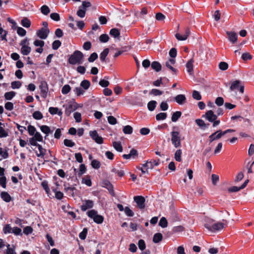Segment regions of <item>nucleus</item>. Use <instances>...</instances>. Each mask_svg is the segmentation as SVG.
Segmentation results:
<instances>
[{
  "label": "nucleus",
  "mask_w": 254,
  "mask_h": 254,
  "mask_svg": "<svg viewBox=\"0 0 254 254\" xmlns=\"http://www.w3.org/2000/svg\"><path fill=\"white\" fill-rule=\"evenodd\" d=\"M209 223H206L204 224V227L209 231L212 232H215L217 231L222 230L224 228V225L227 222V221L226 220L223 219L222 221L224 222L223 223L217 222L211 224L210 223L213 222L214 220L212 219H209Z\"/></svg>",
  "instance_id": "f257e3e1"
},
{
  "label": "nucleus",
  "mask_w": 254,
  "mask_h": 254,
  "mask_svg": "<svg viewBox=\"0 0 254 254\" xmlns=\"http://www.w3.org/2000/svg\"><path fill=\"white\" fill-rule=\"evenodd\" d=\"M83 57L84 55L81 52L76 50L70 56L68 59V62L69 64L72 65L81 64Z\"/></svg>",
  "instance_id": "f03ea898"
},
{
  "label": "nucleus",
  "mask_w": 254,
  "mask_h": 254,
  "mask_svg": "<svg viewBox=\"0 0 254 254\" xmlns=\"http://www.w3.org/2000/svg\"><path fill=\"white\" fill-rule=\"evenodd\" d=\"M170 134L172 144L176 148L180 147L181 146V141L184 139V137L181 138V134L178 131L173 130Z\"/></svg>",
  "instance_id": "7ed1b4c3"
},
{
  "label": "nucleus",
  "mask_w": 254,
  "mask_h": 254,
  "mask_svg": "<svg viewBox=\"0 0 254 254\" xmlns=\"http://www.w3.org/2000/svg\"><path fill=\"white\" fill-rule=\"evenodd\" d=\"M87 214L89 217L92 218L97 224H101L103 222L104 217L98 214L97 211L94 209L88 211Z\"/></svg>",
  "instance_id": "20e7f679"
},
{
  "label": "nucleus",
  "mask_w": 254,
  "mask_h": 254,
  "mask_svg": "<svg viewBox=\"0 0 254 254\" xmlns=\"http://www.w3.org/2000/svg\"><path fill=\"white\" fill-rule=\"evenodd\" d=\"M39 88L40 89L41 96L42 98L46 99L47 96V93L49 90L47 82L45 80L42 81L40 82Z\"/></svg>",
  "instance_id": "39448f33"
},
{
  "label": "nucleus",
  "mask_w": 254,
  "mask_h": 254,
  "mask_svg": "<svg viewBox=\"0 0 254 254\" xmlns=\"http://www.w3.org/2000/svg\"><path fill=\"white\" fill-rule=\"evenodd\" d=\"M134 201L136 203L137 207L140 209H143L145 208V199L142 196H135L133 197Z\"/></svg>",
  "instance_id": "423d86ee"
},
{
  "label": "nucleus",
  "mask_w": 254,
  "mask_h": 254,
  "mask_svg": "<svg viewBox=\"0 0 254 254\" xmlns=\"http://www.w3.org/2000/svg\"><path fill=\"white\" fill-rule=\"evenodd\" d=\"M202 118H204L209 122L214 121L215 119H217V115L214 114L212 110L207 111L205 114L202 115Z\"/></svg>",
  "instance_id": "0eeeda50"
},
{
  "label": "nucleus",
  "mask_w": 254,
  "mask_h": 254,
  "mask_svg": "<svg viewBox=\"0 0 254 254\" xmlns=\"http://www.w3.org/2000/svg\"><path fill=\"white\" fill-rule=\"evenodd\" d=\"M89 134L93 140L98 144H102L103 143V138L99 136L96 130L90 131Z\"/></svg>",
  "instance_id": "6e6552de"
},
{
  "label": "nucleus",
  "mask_w": 254,
  "mask_h": 254,
  "mask_svg": "<svg viewBox=\"0 0 254 254\" xmlns=\"http://www.w3.org/2000/svg\"><path fill=\"white\" fill-rule=\"evenodd\" d=\"M50 33L49 28H41L37 31V36L41 39H46Z\"/></svg>",
  "instance_id": "1a4fd4ad"
},
{
  "label": "nucleus",
  "mask_w": 254,
  "mask_h": 254,
  "mask_svg": "<svg viewBox=\"0 0 254 254\" xmlns=\"http://www.w3.org/2000/svg\"><path fill=\"white\" fill-rule=\"evenodd\" d=\"M138 152L137 150L135 149L134 148H132L130 150L129 154L123 155V157L125 159H135L138 157Z\"/></svg>",
  "instance_id": "9d476101"
},
{
  "label": "nucleus",
  "mask_w": 254,
  "mask_h": 254,
  "mask_svg": "<svg viewBox=\"0 0 254 254\" xmlns=\"http://www.w3.org/2000/svg\"><path fill=\"white\" fill-rule=\"evenodd\" d=\"M94 206L93 201L87 199L83 201V203L80 206V209L82 211H85L88 209H91Z\"/></svg>",
  "instance_id": "9b49d317"
},
{
  "label": "nucleus",
  "mask_w": 254,
  "mask_h": 254,
  "mask_svg": "<svg viewBox=\"0 0 254 254\" xmlns=\"http://www.w3.org/2000/svg\"><path fill=\"white\" fill-rule=\"evenodd\" d=\"M68 186L69 184L66 183L64 184V191L68 195L74 197L75 196L74 190H76V188L74 185H73V187H69ZM75 186H76V185H75Z\"/></svg>",
  "instance_id": "f8f14e48"
},
{
  "label": "nucleus",
  "mask_w": 254,
  "mask_h": 254,
  "mask_svg": "<svg viewBox=\"0 0 254 254\" xmlns=\"http://www.w3.org/2000/svg\"><path fill=\"white\" fill-rule=\"evenodd\" d=\"M223 136L221 130H218L212 133L209 136L208 141L209 143H212L213 141L220 139Z\"/></svg>",
  "instance_id": "ddd939ff"
},
{
  "label": "nucleus",
  "mask_w": 254,
  "mask_h": 254,
  "mask_svg": "<svg viewBox=\"0 0 254 254\" xmlns=\"http://www.w3.org/2000/svg\"><path fill=\"white\" fill-rule=\"evenodd\" d=\"M159 159L147 161L145 164H142V166L144 168H147L148 169H151L154 167V166H158L159 165Z\"/></svg>",
  "instance_id": "4468645a"
},
{
  "label": "nucleus",
  "mask_w": 254,
  "mask_h": 254,
  "mask_svg": "<svg viewBox=\"0 0 254 254\" xmlns=\"http://www.w3.org/2000/svg\"><path fill=\"white\" fill-rule=\"evenodd\" d=\"M249 180L248 179L246 180L245 182L240 187H238L237 186H233L232 187H230L228 189V190L229 192H237L241 190H242L244 189L247 185L248 183H249Z\"/></svg>",
  "instance_id": "2eb2a0df"
},
{
  "label": "nucleus",
  "mask_w": 254,
  "mask_h": 254,
  "mask_svg": "<svg viewBox=\"0 0 254 254\" xmlns=\"http://www.w3.org/2000/svg\"><path fill=\"white\" fill-rule=\"evenodd\" d=\"M226 34L228 36L229 40L233 44L236 42L237 40L238 36L236 33L235 32H229L227 31Z\"/></svg>",
  "instance_id": "dca6fc26"
},
{
  "label": "nucleus",
  "mask_w": 254,
  "mask_h": 254,
  "mask_svg": "<svg viewBox=\"0 0 254 254\" xmlns=\"http://www.w3.org/2000/svg\"><path fill=\"white\" fill-rule=\"evenodd\" d=\"M195 123L202 130H204L206 128H208L210 125L209 124L205 123L203 120L200 119H196L195 120Z\"/></svg>",
  "instance_id": "f3484780"
},
{
  "label": "nucleus",
  "mask_w": 254,
  "mask_h": 254,
  "mask_svg": "<svg viewBox=\"0 0 254 254\" xmlns=\"http://www.w3.org/2000/svg\"><path fill=\"white\" fill-rule=\"evenodd\" d=\"M175 63V60L174 59H170L168 61L166 62V66L171 69L173 72L177 73L178 71L177 69L174 68L172 65L174 64Z\"/></svg>",
  "instance_id": "a211bd4d"
},
{
  "label": "nucleus",
  "mask_w": 254,
  "mask_h": 254,
  "mask_svg": "<svg viewBox=\"0 0 254 254\" xmlns=\"http://www.w3.org/2000/svg\"><path fill=\"white\" fill-rule=\"evenodd\" d=\"M175 100L180 105H183L186 101V96L183 94H179L177 95L175 98Z\"/></svg>",
  "instance_id": "6ab92c4d"
},
{
  "label": "nucleus",
  "mask_w": 254,
  "mask_h": 254,
  "mask_svg": "<svg viewBox=\"0 0 254 254\" xmlns=\"http://www.w3.org/2000/svg\"><path fill=\"white\" fill-rule=\"evenodd\" d=\"M31 48L28 45H23L20 49L21 53L24 56H27L30 54Z\"/></svg>",
  "instance_id": "aec40b11"
},
{
  "label": "nucleus",
  "mask_w": 254,
  "mask_h": 254,
  "mask_svg": "<svg viewBox=\"0 0 254 254\" xmlns=\"http://www.w3.org/2000/svg\"><path fill=\"white\" fill-rule=\"evenodd\" d=\"M0 197L3 201L6 202H9L11 200V196L6 191L1 192L0 193Z\"/></svg>",
  "instance_id": "412c9836"
},
{
  "label": "nucleus",
  "mask_w": 254,
  "mask_h": 254,
  "mask_svg": "<svg viewBox=\"0 0 254 254\" xmlns=\"http://www.w3.org/2000/svg\"><path fill=\"white\" fill-rule=\"evenodd\" d=\"M40 128L41 131L46 134L45 136V139L49 133L52 132V131L51 130L50 127L46 125H42L40 127Z\"/></svg>",
  "instance_id": "4be33fe9"
},
{
  "label": "nucleus",
  "mask_w": 254,
  "mask_h": 254,
  "mask_svg": "<svg viewBox=\"0 0 254 254\" xmlns=\"http://www.w3.org/2000/svg\"><path fill=\"white\" fill-rule=\"evenodd\" d=\"M151 68L156 72H159L161 70L162 66L161 64L157 62L154 61L151 64Z\"/></svg>",
  "instance_id": "5701e85b"
},
{
  "label": "nucleus",
  "mask_w": 254,
  "mask_h": 254,
  "mask_svg": "<svg viewBox=\"0 0 254 254\" xmlns=\"http://www.w3.org/2000/svg\"><path fill=\"white\" fill-rule=\"evenodd\" d=\"M77 107L75 105L69 104L65 109V114L66 116H69L71 113L76 109Z\"/></svg>",
  "instance_id": "b1692460"
},
{
  "label": "nucleus",
  "mask_w": 254,
  "mask_h": 254,
  "mask_svg": "<svg viewBox=\"0 0 254 254\" xmlns=\"http://www.w3.org/2000/svg\"><path fill=\"white\" fill-rule=\"evenodd\" d=\"M194 61L193 59H191L186 64V67L187 68L188 72L191 74L193 71V63Z\"/></svg>",
  "instance_id": "393cba45"
},
{
  "label": "nucleus",
  "mask_w": 254,
  "mask_h": 254,
  "mask_svg": "<svg viewBox=\"0 0 254 254\" xmlns=\"http://www.w3.org/2000/svg\"><path fill=\"white\" fill-rule=\"evenodd\" d=\"M163 239L162 234L160 233H157L155 234L153 237V242L154 243H158L161 242Z\"/></svg>",
  "instance_id": "a878e982"
},
{
  "label": "nucleus",
  "mask_w": 254,
  "mask_h": 254,
  "mask_svg": "<svg viewBox=\"0 0 254 254\" xmlns=\"http://www.w3.org/2000/svg\"><path fill=\"white\" fill-rule=\"evenodd\" d=\"M110 34L115 38H119L120 35V31L117 28H112L110 31Z\"/></svg>",
  "instance_id": "bb28decb"
},
{
  "label": "nucleus",
  "mask_w": 254,
  "mask_h": 254,
  "mask_svg": "<svg viewBox=\"0 0 254 254\" xmlns=\"http://www.w3.org/2000/svg\"><path fill=\"white\" fill-rule=\"evenodd\" d=\"M41 186L46 192L47 195L50 196L51 195L50 190L49 188L48 183L47 181H44L41 183Z\"/></svg>",
  "instance_id": "cd10ccee"
},
{
  "label": "nucleus",
  "mask_w": 254,
  "mask_h": 254,
  "mask_svg": "<svg viewBox=\"0 0 254 254\" xmlns=\"http://www.w3.org/2000/svg\"><path fill=\"white\" fill-rule=\"evenodd\" d=\"M90 85L91 84L90 81L86 79L82 80L80 83L81 87L85 90H87L89 88Z\"/></svg>",
  "instance_id": "c85d7f7f"
},
{
  "label": "nucleus",
  "mask_w": 254,
  "mask_h": 254,
  "mask_svg": "<svg viewBox=\"0 0 254 254\" xmlns=\"http://www.w3.org/2000/svg\"><path fill=\"white\" fill-rule=\"evenodd\" d=\"M182 113L180 111H176L172 114L171 120L173 122H176L181 117Z\"/></svg>",
  "instance_id": "c756f323"
},
{
  "label": "nucleus",
  "mask_w": 254,
  "mask_h": 254,
  "mask_svg": "<svg viewBox=\"0 0 254 254\" xmlns=\"http://www.w3.org/2000/svg\"><path fill=\"white\" fill-rule=\"evenodd\" d=\"M109 50L108 48H105L103 52L100 54V59L101 62H104L105 61L106 57L109 54Z\"/></svg>",
  "instance_id": "7c9ffc66"
},
{
  "label": "nucleus",
  "mask_w": 254,
  "mask_h": 254,
  "mask_svg": "<svg viewBox=\"0 0 254 254\" xmlns=\"http://www.w3.org/2000/svg\"><path fill=\"white\" fill-rule=\"evenodd\" d=\"M113 146L114 148L118 152L123 151V147L120 141H114L113 142Z\"/></svg>",
  "instance_id": "2f4dec72"
},
{
  "label": "nucleus",
  "mask_w": 254,
  "mask_h": 254,
  "mask_svg": "<svg viewBox=\"0 0 254 254\" xmlns=\"http://www.w3.org/2000/svg\"><path fill=\"white\" fill-rule=\"evenodd\" d=\"M157 105L156 101L152 100L149 101L147 104L148 109L150 111H153L155 110Z\"/></svg>",
  "instance_id": "473e14b6"
},
{
  "label": "nucleus",
  "mask_w": 254,
  "mask_h": 254,
  "mask_svg": "<svg viewBox=\"0 0 254 254\" xmlns=\"http://www.w3.org/2000/svg\"><path fill=\"white\" fill-rule=\"evenodd\" d=\"M240 83L241 81L238 80H235L234 82H233L230 87V90L233 91L235 89H238L240 86Z\"/></svg>",
  "instance_id": "72a5a7b5"
},
{
  "label": "nucleus",
  "mask_w": 254,
  "mask_h": 254,
  "mask_svg": "<svg viewBox=\"0 0 254 254\" xmlns=\"http://www.w3.org/2000/svg\"><path fill=\"white\" fill-rule=\"evenodd\" d=\"M86 171V168L84 164H81L79 166V170L77 172L78 177H80L83 174L85 173Z\"/></svg>",
  "instance_id": "f704fd0d"
},
{
  "label": "nucleus",
  "mask_w": 254,
  "mask_h": 254,
  "mask_svg": "<svg viewBox=\"0 0 254 254\" xmlns=\"http://www.w3.org/2000/svg\"><path fill=\"white\" fill-rule=\"evenodd\" d=\"M16 95L14 91H10L5 93L4 98L7 100H11Z\"/></svg>",
  "instance_id": "c9c22d12"
},
{
  "label": "nucleus",
  "mask_w": 254,
  "mask_h": 254,
  "mask_svg": "<svg viewBox=\"0 0 254 254\" xmlns=\"http://www.w3.org/2000/svg\"><path fill=\"white\" fill-rule=\"evenodd\" d=\"M21 25L26 28H29L31 25V22L27 17L23 18L21 21Z\"/></svg>",
  "instance_id": "e433bc0d"
},
{
  "label": "nucleus",
  "mask_w": 254,
  "mask_h": 254,
  "mask_svg": "<svg viewBox=\"0 0 254 254\" xmlns=\"http://www.w3.org/2000/svg\"><path fill=\"white\" fill-rule=\"evenodd\" d=\"M1 125H3V124L0 122V137H6L8 135V132L4 130Z\"/></svg>",
  "instance_id": "4c0bfd02"
},
{
  "label": "nucleus",
  "mask_w": 254,
  "mask_h": 254,
  "mask_svg": "<svg viewBox=\"0 0 254 254\" xmlns=\"http://www.w3.org/2000/svg\"><path fill=\"white\" fill-rule=\"evenodd\" d=\"M82 183L85 184L88 187H91L92 186V182L90 176L87 175L85 177L83 178L82 180Z\"/></svg>",
  "instance_id": "58836bf2"
},
{
  "label": "nucleus",
  "mask_w": 254,
  "mask_h": 254,
  "mask_svg": "<svg viewBox=\"0 0 254 254\" xmlns=\"http://www.w3.org/2000/svg\"><path fill=\"white\" fill-rule=\"evenodd\" d=\"M130 49V47H123L121 50H119L117 52H116L114 57V58H117L121 54H122L124 52L127 51L128 50Z\"/></svg>",
  "instance_id": "ea45409f"
},
{
  "label": "nucleus",
  "mask_w": 254,
  "mask_h": 254,
  "mask_svg": "<svg viewBox=\"0 0 254 254\" xmlns=\"http://www.w3.org/2000/svg\"><path fill=\"white\" fill-rule=\"evenodd\" d=\"M73 91L77 96H80L84 93L85 90L81 87H76L73 89Z\"/></svg>",
  "instance_id": "a19ab883"
},
{
  "label": "nucleus",
  "mask_w": 254,
  "mask_h": 254,
  "mask_svg": "<svg viewBox=\"0 0 254 254\" xmlns=\"http://www.w3.org/2000/svg\"><path fill=\"white\" fill-rule=\"evenodd\" d=\"M123 131L125 134H130L133 131V128L130 126L127 125L124 127Z\"/></svg>",
  "instance_id": "79ce46f5"
},
{
  "label": "nucleus",
  "mask_w": 254,
  "mask_h": 254,
  "mask_svg": "<svg viewBox=\"0 0 254 254\" xmlns=\"http://www.w3.org/2000/svg\"><path fill=\"white\" fill-rule=\"evenodd\" d=\"M182 154V151L179 149L177 150L175 153V159L178 162H181L182 161L181 155Z\"/></svg>",
  "instance_id": "37998d69"
},
{
  "label": "nucleus",
  "mask_w": 254,
  "mask_h": 254,
  "mask_svg": "<svg viewBox=\"0 0 254 254\" xmlns=\"http://www.w3.org/2000/svg\"><path fill=\"white\" fill-rule=\"evenodd\" d=\"M159 225L162 228H166L168 226V222L166 218L164 217H162L159 222Z\"/></svg>",
  "instance_id": "c03bdc74"
},
{
  "label": "nucleus",
  "mask_w": 254,
  "mask_h": 254,
  "mask_svg": "<svg viewBox=\"0 0 254 254\" xmlns=\"http://www.w3.org/2000/svg\"><path fill=\"white\" fill-rule=\"evenodd\" d=\"M32 116L34 119L37 120H41L43 118V114L38 111H35L33 113Z\"/></svg>",
  "instance_id": "a18cd8bd"
},
{
  "label": "nucleus",
  "mask_w": 254,
  "mask_h": 254,
  "mask_svg": "<svg viewBox=\"0 0 254 254\" xmlns=\"http://www.w3.org/2000/svg\"><path fill=\"white\" fill-rule=\"evenodd\" d=\"M37 146L38 147V148L39 150L40 153L38 154V153H36V155L38 157H40V156L43 157L45 154V153L46 151V149H44L42 147V145L39 144H38V145Z\"/></svg>",
  "instance_id": "49530a36"
},
{
  "label": "nucleus",
  "mask_w": 254,
  "mask_h": 254,
  "mask_svg": "<svg viewBox=\"0 0 254 254\" xmlns=\"http://www.w3.org/2000/svg\"><path fill=\"white\" fill-rule=\"evenodd\" d=\"M167 116L166 113H160L156 115V119L157 121L163 120L166 119Z\"/></svg>",
  "instance_id": "de8ad7c7"
},
{
  "label": "nucleus",
  "mask_w": 254,
  "mask_h": 254,
  "mask_svg": "<svg viewBox=\"0 0 254 254\" xmlns=\"http://www.w3.org/2000/svg\"><path fill=\"white\" fill-rule=\"evenodd\" d=\"M41 11L43 14L47 15L50 13V9L47 5H44L41 7Z\"/></svg>",
  "instance_id": "09e8293b"
},
{
  "label": "nucleus",
  "mask_w": 254,
  "mask_h": 254,
  "mask_svg": "<svg viewBox=\"0 0 254 254\" xmlns=\"http://www.w3.org/2000/svg\"><path fill=\"white\" fill-rule=\"evenodd\" d=\"M91 165L94 169H98L100 167L101 163L97 160L94 159L91 161Z\"/></svg>",
  "instance_id": "8fccbe9b"
},
{
  "label": "nucleus",
  "mask_w": 254,
  "mask_h": 254,
  "mask_svg": "<svg viewBox=\"0 0 254 254\" xmlns=\"http://www.w3.org/2000/svg\"><path fill=\"white\" fill-rule=\"evenodd\" d=\"M64 143L65 146L69 147H72L75 145V143L73 141H72L71 140L68 139H65L64 140Z\"/></svg>",
  "instance_id": "3c124183"
},
{
  "label": "nucleus",
  "mask_w": 254,
  "mask_h": 254,
  "mask_svg": "<svg viewBox=\"0 0 254 254\" xmlns=\"http://www.w3.org/2000/svg\"><path fill=\"white\" fill-rule=\"evenodd\" d=\"M12 228L9 224H6L3 228L2 231L4 234H6L12 232Z\"/></svg>",
  "instance_id": "603ef678"
},
{
  "label": "nucleus",
  "mask_w": 254,
  "mask_h": 254,
  "mask_svg": "<svg viewBox=\"0 0 254 254\" xmlns=\"http://www.w3.org/2000/svg\"><path fill=\"white\" fill-rule=\"evenodd\" d=\"M62 43L60 40H55L52 43V48L53 50H57L61 47Z\"/></svg>",
  "instance_id": "864d4df0"
},
{
  "label": "nucleus",
  "mask_w": 254,
  "mask_h": 254,
  "mask_svg": "<svg viewBox=\"0 0 254 254\" xmlns=\"http://www.w3.org/2000/svg\"><path fill=\"white\" fill-rule=\"evenodd\" d=\"M109 40V37L106 34H103L99 37V40L103 43H106Z\"/></svg>",
  "instance_id": "5fc2aeb1"
},
{
  "label": "nucleus",
  "mask_w": 254,
  "mask_h": 254,
  "mask_svg": "<svg viewBox=\"0 0 254 254\" xmlns=\"http://www.w3.org/2000/svg\"><path fill=\"white\" fill-rule=\"evenodd\" d=\"M22 230L20 228L17 227H14L12 229V232L15 235H20L22 236V234L21 232Z\"/></svg>",
  "instance_id": "6e6d98bb"
},
{
  "label": "nucleus",
  "mask_w": 254,
  "mask_h": 254,
  "mask_svg": "<svg viewBox=\"0 0 254 254\" xmlns=\"http://www.w3.org/2000/svg\"><path fill=\"white\" fill-rule=\"evenodd\" d=\"M87 229L86 228H84L82 231L80 232L79 234V237L80 238V239L82 240H85L87 234Z\"/></svg>",
  "instance_id": "4d7b16f0"
},
{
  "label": "nucleus",
  "mask_w": 254,
  "mask_h": 254,
  "mask_svg": "<svg viewBox=\"0 0 254 254\" xmlns=\"http://www.w3.org/2000/svg\"><path fill=\"white\" fill-rule=\"evenodd\" d=\"M228 64L225 62H221L219 64V68L222 70H226L228 68Z\"/></svg>",
  "instance_id": "13d9d810"
},
{
  "label": "nucleus",
  "mask_w": 254,
  "mask_h": 254,
  "mask_svg": "<svg viewBox=\"0 0 254 254\" xmlns=\"http://www.w3.org/2000/svg\"><path fill=\"white\" fill-rule=\"evenodd\" d=\"M138 246L139 249L141 251L144 250L146 248L145 243L144 241L142 239H140L138 241Z\"/></svg>",
  "instance_id": "bf43d9fd"
},
{
  "label": "nucleus",
  "mask_w": 254,
  "mask_h": 254,
  "mask_svg": "<svg viewBox=\"0 0 254 254\" xmlns=\"http://www.w3.org/2000/svg\"><path fill=\"white\" fill-rule=\"evenodd\" d=\"M71 90L70 86L68 84L64 85L62 89V93L63 94H66L69 92Z\"/></svg>",
  "instance_id": "052dcab7"
},
{
  "label": "nucleus",
  "mask_w": 254,
  "mask_h": 254,
  "mask_svg": "<svg viewBox=\"0 0 254 254\" xmlns=\"http://www.w3.org/2000/svg\"><path fill=\"white\" fill-rule=\"evenodd\" d=\"M11 85L12 89H18L21 87L22 83L19 81H15L12 82Z\"/></svg>",
  "instance_id": "680f3d73"
},
{
  "label": "nucleus",
  "mask_w": 254,
  "mask_h": 254,
  "mask_svg": "<svg viewBox=\"0 0 254 254\" xmlns=\"http://www.w3.org/2000/svg\"><path fill=\"white\" fill-rule=\"evenodd\" d=\"M86 10L79 7V9L77 11V15L80 18H83L85 16Z\"/></svg>",
  "instance_id": "e2e57ef3"
},
{
  "label": "nucleus",
  "mask_w": 254,
  "mask_h": 254,
  "mask_svg": "<svg viewBox=\"0 0 254 254\" xmlns=\"http://www.w3.org/2000/svg\"><path fill=\"white\" fill-rule=\"evenodd\" d=\"M192 98L196 100H200L201 99V96L199 92L194 90L192 94Z\"/></svg>",
  "instance_id": "0e129e2a"
},
{
  "label": "nucleus",
  "mask_w": 254,
  "mask_h": 254,
  "mask_svg": "<svg viewBox=\"0 0 254 254\" xmlns=\"http://www.w3.org/2000/svg\"><path fill=\"white\" fill-rule=\"evenodd\" d=\"M163 92L162 91L159 90L157 89H152L150 92H149L150 94H152L154 96H159L163 94Z\"/></svg>",
  "instance_id": "69168bd1"
},
{
  "label": "nucleus",
  "mask_w": 254,
  "mask_h": 254,
  "mask_svg": "<svg viewBox=\"0 0 254 254\" xmlns=\"http://www.w3.org/2000/svg\"><path fill=\"white\" fill-rule=\"evenodd\" d=\"M124 211L127 216L132 217L134 215L133 212L128 206L125 207Z\"/></svg>",
  "instance_id": "338daca9"
},
{
  "label": "nucleus",
  "mask_w": 254,
  "mask_h": 254,
  "mask_svg": "<svg viewBox=\"0 0 254 254\" xmlns=\"http://www.w3.org/2000/svg\"><path fill=\"white\" fill-rule=\"evenodd\" d=\"M50 17L52 19L56 21H59L60 20V16L59 14L58 13H52L50 14Z\"/></svg>",
  "instance_id": "774afa93"
}]
</instances>
